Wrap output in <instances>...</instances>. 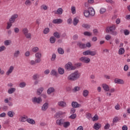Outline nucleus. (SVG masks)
<instances>
[{
  "label": "nucleus",
  "mask_w": 130,
  "mask_h": 130,
  "mask_svg": "<svg viewBox=\"0 0 130 130\" xmlns=\"http://www.w3.org/2000/svg\"><path fill=\"white\" fill-rule=\"evenodd\" d=\"M67 79L69 81H71L72 82L77 81L78 79H80V73H79V71H76L70 74L67 77Z\"/></svg>",
  "instance_id": "f257e3e1"
},
{
  "label": "nucleus",
  "mask_w": 130,
  "mask_h": 130,
  "mask_svg": "<svg viewBox=\"0 0 130 130\" xmlns=\"http://www.w3.org/2000/svg\"><path fill=\"white\" fill-rule=\"evenodd\" d=\"M65 68L68 71H75L77 67L76 66H73V63L71 62H69L67 64L65 65Z\"/></svg>",
  "instance_id": "f03ea898"
},
{
  "label": "nucleus",
  "mask_w": 130,
  "mask_h": 130,
  "mask_svg": "<svg viewBox=\"0 0 130 130\" xmlns=\"http://www.w3.org/2000/svg\"><path fill=\"white\" fill-rule=\"evenodd\" d=\"M31 101L32 103L34 104H40L42 102V99H41V97H34L31 99Z\"/></svg>",
  "instance_id": "7ed1b4c3"
},
{
  "label": "nucleus",
  "mask_w": 130,
  "mask_h": 130,
  "mask_svg": "<svg viewBox=\"0 0 130 130\" xmlns=\"http://www.w3.org/2000/svg\"><path fill=\"white\" fill-rule=\"evenodd\" d=\"M79 59L82 62H84V63H89L91 60L90 58L88 57H81Z\"/></svg>",
  "instance_id": "20e7f679"
},
{
  "label": "nucleus",
  "mask_w": 130,
  "mask_h": 130,
  "mask_svg": "<svg viewBox=\"0 0 130 130\" xmlns=\"http://www.w3.org/2000/svg\"><path fill=\"white\" fill-rule=\"evenodd\" d=\"M17 18H18V14H15L12 15L11 17L9 19L10 23H14Z\"/></svg>",
  "instance_id": "39448f33"
},
{
  "label": "nucleus",
  "mask_w": 130,
  "mask_h": 130,
  "mask_svg": "<svg viewBox=\"0 0 130 130\" xmlns=\"http://www.w3.org/2000/svg\"><path fill=\"white\" fill-rule=\"evenodd\" d=\"M87 11H88L89 15H90L91 17H93L95 15V10H94L93 8L89 7Z\"/></svg>",
  "instance_id": "423d86ee"
},
{
  "label": "nucleus",
  "mask_w": 130,
  "mask_h": 130,
  "mask_svg": "<svg viewBox=\"0 0 130 130\" xmlns=\"http://www.w3.org/2000/svg\"><path fill=\"white\" fill-rule=\"evenodd\" d=\"M49 104H48V103H45L43 106H42V111H46V110H47L48 108V106H49Z\"/></svg>",
  "instance_id": "0eeeda50"
},
{
  "label": "nucleus",
  "mask_w": 130,
  "mask_h": 130,
  "mask_svg": "<svg viewBox=\"0 0 130 130\" xmlns=\"http://www.w3.org/2000/svg\"><path fill=\"white\" fill-rule=\"evenodd\" d=\"M64 122V119H57L56 121V124H57V125H60V126L63 125Z\"/></svg>",
  "instance_id": "6e6552de"
},
{
  "label": "nucleus",
  "mask_w": 130,
  "mask_h": 130,
  "mask_svg": "<svg viewBox=\"0 0 130 130\" xmlns=\"http://www.w3.org/2000/svg\"><path fill=\"white\" fill-rule=\"evenodd\" d=\"M71 105L73 108H78L81 106V105L77 102H72Z\"/></svg>",
  "instance_id": "1a4fd4ad"
},
{
  "label": "nucleus",
  "mask_w": 130,
  "mask_h": 130,
  "mask_svg": "<svg viewBox=\"0 0 130 130\" xmlns=\"http://www.w3.org/2000/svg\"><path fill=\"white\" fill-rule=\"evenodd\" d=\"M57 105L60 107H66L67 106V103L64 101H60L57 103Z\"/></svg>",
  "instance_id": "9d476101"
},
{
  "label": "nucleus",
  "mask_w": 130,
  "mask_h": 130,
  "mask_svg": "<svg viewBox=\"0 0 130 130\" xmlns=\"http://www.w3.org/2000/svg\"><path fill=\"white\" fill-rule=\"evenodd\" d=\"M13 71H14V66H11L8 71L6 72L7 76H9L10 74H12Z\"/></svg>",
  "instance_id": "9b49d317"
},
{
  "label": "nucleus",
  "mask_w": 130,
  "mask_h": 130,
  "mask_svg": "<svg viewBox=\"0 0 130 130\" xmlns=\"http://www.w3.org/2000/svg\"><path fill=\"white\" fill-rule=\"evenodd\" d=\"M77 45L80 47V48H82V49L86 48V44H82L81 42H78L77 43Z\"/></svg>",
  "instance_id": "f8f14e48"
},
{
  "label": "nucleus",
  "mask_w": 130,
  "mask_h": 130,
  "mask_svg": "<svg viewBox=\"0 0 130 130\" xmlns=\"http://www.w3.org/2000/svg\"><path fill=\"white\" fill-rule=\"evenodd\" d=\"M55 91V89H54V88L53 87H50L48 89L47 91V93L48 95H50L51 93H53Z\"/></svg>",
  "instance_id": "ddd939ff"
},
{
  "label": "nucleus",
  "mask_w": 130,
  "mask_h": 130,
  "mask_svg": "<svg viewBox=\"0 0 130 130\" xmlns=\"http://www.w3.org/2000/svg\"><path fill=\"white\" fill-rule=\"evenodd\" d=\"M52 23H53V24H60L62 23V20H61V19H54L52 21Z\"/></svg>",
  "instance_id": "4468645a"
},
{
  "label": "nucleus",
  "mask_w": 130,
  "mask_h": 130,
  "mask_svg": "<svg viewBox=\"0 0 130 130\" xmlns=\"http://www.w3.org/2000/svg\"><path fill=\"white\" fill-rule=\"evenodd\" d=\"M101 127V124L99 123H95L93 126V128L96 130L99 129Z\"/></svg>",
  "instance_id": "2eb2a0df"
},
{
  "label": "nucleus",
  "mask_w": 130,
  "mask_h": 130,
  "mask_svg": "<svg viewBox=\"0 0 130 130\" xmlns=\"http://www.w3.org/2000/svg\"><path fill=\"white\" fill-rule=\"evenodd\" d=\"M115 84H123L124 82L122 79L116 78L114 80Z\"/></svg>",
  "instance_id": "dca6fc26"
},
{
  "label": "nucleus",
  "mask_w": 130,
  "mask_h": 130,
  "mask_svg": "<svg viewBox=\"0 0 130 130\" xmlns=\"http://www.w3.org/2000/svg\"><path fill=\"white\" fill-rule=\"evenodd\" d=\"M19 55H20V51L19 50L15 51L13 53L14 57L17 58V57H19Z\"/></svg>",
  "instance_id": "f3484780"
},
{
  "label": "nucleus",
  "mask_w": 130,
  "mask_h": 130,
  "mask_svg": "<svg viewBox=\"0 0 130 130\" xmlns=\"http://www.w3.org/2000/svg\"><path fill=\"white\" fill-rule=\"evenodd\" d=\"M82 95L83 97H88V95H89V90L87 89H85L83 91Z\"/></svg>",
  "instance_id": "a211bd4d"
},
{
  "label": "nucleus",
  "mask_w": 130,
  "mask_h": 130,
  "mask_svg": "<svg viewBox=\"0 0 130 130\" xmlns=\"http://www.w3.org/2000/svg\"><path fill=\"white\" fill-rule=\"evenodd\" d=\"M62 12H63L62 8H58L57 11H55V14H57V15H62Z\"/></svg>",
  "instance_id": "6ab92c4d"
},
{
  "label": "nucleus",
  "mask_w": 130,
  "mask_h": 130,
  "mask_svg": "<svg viewBox=\"0 0 130 130\" xmlns=\"http://www.w3.org/2000/svg\"><path fill=\"white\" fill-rule=\"evenodd\" d=\"M102 87L106 92H108V91H109V86H108L107 84H103Z\"/></svg>",
  "instance_id": "aec40b11"
},
{
  "label": "nucleus",
  "mask_w": 130,
  "mask_h": 130,
  "mask_svg": "<svg viewBox=\"0 0 130 130\" xmlns=\"http://www.w3.org/2000/svg\"><path fill=\"white\" fill-rule=\"evenodd\" d=\"M7 115L9 117H14V115H15V112L13 111H9L7 113Z\"/></svg>",
  "instance_id": "412c9836"
},
{
  "label": "nucleus",
  "mask_w": 130,
  "mask_h": 130,
  "mask_svg": "<svg viewBox=\"0 0 130 130\" xmlns=\"http://www.w3.org/2000/svg\"><path fill=\"white\" fill-rule=\"evenodd\" d=\"M44 88L43 87H40L37 90V93L38 95H41V94L43 92Z\"/></svg>",
  "instance_id": "4be33fe9"
},
{
  "label": "nucleus",
  "mask_w": 130,
  "mask_h": 130,
  "mask_svg": "<svg viewBox=\"0 0 130 130\" xmlns=\"http://www.w3.org/2000/svg\"><path fill=\"white\" fill-rule=\"evenodd\" d=\"M71 125V123L69 121L64 122L63 123V126L67 128V127H69Z\"/></svg>",
  "instance_id": "5701e85b"
},
{
  "label": "nucleus",
  "mask_w": 130,
  "mask_h": 130,
  "mask_svg": "<svg viewBox=\"0 0 130 130\" xmlns=\"http://www.w3.org/2000/svg\"><path fill=\"white\" fill-rule=\"evenodd\" d=\"M60 115H62V112H58L54 115L55 118H59L60 117Z\"/></svg>",
  "instance_id": "b1692460"
},
{
  "label": "nucleus",
  "mask_w": 130,
  "mask_h": 130,
  "mask_svg": "<svg viewBox=\"0 0 130 130\" xmlns=\"http://www.w3.org/2000/svg\"><path fill=\"white\" fill-rule=\"evenodd\" d=\"M58 72L60 75H63L64 74V69H63V68H59Z\"/></svg>",
  "instance_id": "393cba45"
},
{
  "label": "nucleus",
  "mask_w": 130,
  "mask_h": 130,
  "mask_svg": "<svg viewBox=\"0 0 130 130\" xmlns=\"http://www.w3.org/2000/svg\"><path fill=\"white\" fill-rule=\"evenodd\" d=\"M15 91L16 89L15 88H11L8 90V94H13V93H15Z\"/></svg>",
  "instance_id": "a878e982"
},
{
  "label": "nucleus",
  "mask_w": 130,
  "mask_h": 130,
  "mask_svg": "<svg viewBox=\"0 0 130 130\" xmlns=\"http://www.w3.org/2000/svg\"><path fill=\"white\" fill-rule=\"evenodd\" d=\"M78 23H79V19H78L77 18H74L73 21L74 26H77V25H78Z\"/></svg>",
  "instance_id": "bb28decb"
},
{
  "label": "nucleus",
  "mask_w": 130,
  "mask_h": 130,
  "mask_svg": "<svg viewBox=\"0 0 130 130\" xmlns=\"http://www.w3.org/2000/svg\"><path fill=\"white\" fill-rule=\"evenodd\" d=\"M57 52L59 54H63V53H64V50L61 48H58L57 49Z\"/></svg>",
  "instance_id": "cd10ccee"
},
{
  "label": "nucleus",
  "mask_w": 130,
  "mask_h": 130,
  "mask_svg": "<svg viewBox=\"0 0 130 130\" xmlns=\"http://www.w3.org/2000/svg\"><path fill=\"white\" fill-rule=\"evenodd\" d=\"M27 121L28 123H30V124H35V121H34L32 119L27 118Z\"/></svg>",
  "instance_id": "c85d7f7f"
},
{
  "label": "nucleus",
  "mask_w": 130,
  "mask_h": 130,
  "mask_svg": "<svg viewBox=\"0 0 130 130\" xmlns=\"http://www.w3.org/2000/svg\"><path fill=\"white\" fill-rule=\"evenodd\" d=\"M124 49L123 48H120L119 49L118 54L121 55L124 53Z\"/></svg>",
  "instance_id": "c756f323"
},
{
  "label": "nucleus",
  "mask_w": 130,
  "mask_h": 130,
  "mask_svg": "<svg viewBox=\"0 0 130 130\" xmlns=\"http://www.w3.org/2000/svg\"><path fill=\"white\" fill-rule=\"evenodd\" d=\"M56 39H55V37H51L50 38V43L53 44L55 43Z\"/></svg>",
  "instance_id": "7c9ffc66"
},
{
  "label": "nucleus",
  "mask_w": 130,
  "mask_h": 130,
  "mask_svg": "<svg viewBox=\"0 0 130 130\" xmlns=\"http://www.w3.org/2000/svg\"><path fill=\"white\" fill-rule=\"evenodd\" d=\"M28 118V117H22L21 118H20V121H21V122H25V121H27V119Z\"/></svg>",
  "instance_id": "2f4dec72"
},
{
  "label": "nucleus",
  "mask_w": 130,
  "mask_h": 130,
  "mask_svg": "<svg viewBox=\"0 0 130 130\" xmlns=\"http://www.w3.org/2000/svg\"><path fill=\"white\" fill-rule=\"evenodd\" d=\"M22 32L24 35H25L26 34L29 33V30H28V28L25 27L22 29Z\"/></svg>",
  "instance_id": "473e14b6"
},
{
  "label": "nucleus",
  "mask_w": 130,
  "mask_h": 130,
  "mask_svg": "<svg viewBox=\"0 0 130 130\" xmlns=\"http://www.w3.org/2000/svg\"><path fill=\"white\" fill-rule=\"evenodd\" d=\"M53 35H54V37H55L56 38H57V39L60 38V35L57 31L54 32L53 34Z\"/></svg>",
  "instance_id": "72a5a7b5"
},
{
  "label": "nucleus",
  "mask_w": 130,
  "mask_h": 130,
  "mask_svg": "<svg viewBox=\"0 0 130 130\" xmlns=\"http://www.w3.org/2000/svg\"><path fill=\"white\" fill-rule=\"evenodd\" d=\"M82 27H83V28H85V29H90L91 26L88 24H83L82 25Z\"/></svg>",
  "instance_id": "f704fd0d"
},
{
  "label": "nucleus",
  "mask_w": 130,
  "mask_h": 130,
  "mask_svg": "<svg viewBox=\"0 0 130 130\" xmlns=\"http://www.w3.org/2000/svg\"><path fill=\"white\" fill-rule=\"evenodd\" d=\"M51 76H57V72L55 70H52L50 73Z\"/></svg>",
  "instance_id": "c9c22d12"
},
{
  "label": "nucleus",
  "mask_w": 130,
  "mask_h": 130,
  "mask_svg": "<svg viewBox=\"0 0 130 130\" xmlns=\"http://www.w3.org/2000/svg\"><path fill=\"white\" fill-rule=\"evenodd\" d=\"M83 14L85 17H86V18H88V17L90 16V13H89V11L88 10L84 11Z\"/></svg>",
  "instance_id": "e433bc0d"
},
{
  "label": "nucleus",
  "mask_w": 130,
  "mask_h": 130,
  "mask_svg": "<svg viewBox=\"0 0 130 130\" xmlns=\"http://www.w3.org/2000/svg\"><path fill=\"white\" fill-rule=\"evenodd\" d=\"M24 36H25L26 38H27V39H31V38H32V35H31V33L28 32L24 35Z\"/></svg>",
  "instance_id": "4c0bfd02"
},
{
  "label": "nucleus",
  "mask_w": 130,
  "mask_h": 130,
  "mask_svg": "<svg viewBox=\"0 0 130 130\" xmlns=\"http://www.w3.org/2000/svg\"><path fill=\"white\" fill-rule=\"evenodd\" d=\"M12 43V41L11 40H6L4 42L5 45H6V46H8L10 45Z\"/></svg>",
  "instance_id": "58836bf2"
},
{
  "label": "nucleus",
  "mask_w": 130,
  "mask_h": 130,
  "mask_svg": "<svg viewBox=\"0 0 130 130\" xmlns=\"http://www.w3.org/2000/svg\"><path fill=\"white\" fill-rule=\"evenodd\" d=\"M97 54V51H90V55L91 56H94Z\"/></svg>",
  "instance_id": "ea45409f"
},
{
  "label": "nucleus",
  "mask_w": 130,
  "mask_h": 130,
  "mask_svg": "<svg viewBox=\"0 0 130 130\" xmlns=\"http://www.w3.org/2000/svg\"><path fill=\"white\" fill-rule=\"evenodd\" d=\"M90 50H86V51L83 52L82 53V54L83 55H85V56L90 55Z\"/></svg>",
  "instance_id": "a19ab883"
},
{
  "label": "nucleus",
  "mask_w": 130,
  "mask_h": 130,
  "mask_svg": "<svg viewBox=\"0 0 130 130\" xmlns=\"http://www.w3.org/2000/svg\"><path fill=\"white\" fill-rule=\"evenodd\" d=\"M55 58H56V54H55V53H53L51 58V61H54V60H55Z\"/></svg>",
  "instance_id": "79ce46f5"
},
{
  "label": "nucleus",
  "mask_w": 130,
  "mask_h": 130,
  "mask_svg": "<svg viewBox=\"0 0 130 130\" xmlns=\"http://www.w3.org/2000/svg\"><path fill=\"white\" fill-rule=\"evenodd\" d=\"M19 87L20 88H25L26 87V83L25 82H21L19 84Z\"/></svg>",
  "instance_id": "37998d69"
},
{
  "label": "nucleus",
  "mask_w": 130,
  "mask_h": 130,
  "mask_svg": "<svg viewBox=\"0 0 130 130\" xmlns=\"http://www.w3.org/2000/svg\"><path fill=\"white\" fill-rule=\"evenodd\" d=\"M84 35L85 36H92V33H91L90 31H85L84 32Z\"/></svg>",
  "instance_id": "c03bdc74"
},
{
  "label": "nucleus",
  "mask_w": 130,
  "mask_h": 130,
  "mask_svg": "<svg viewBox=\"0 0 130 130\" xmlns=\"http://www.w3.org/2000/svg\"><path fill=\"white\" fill-rule=\"evenodd\" d=\"M80 87L75 86V87L73 88V92H78V91H80Z\"/></svg>",
  "instance_id": "a18cd8bd"
},
{
  "label": "nucleus",
  "mask_w": 130,
  "mask_h": 130,
  "mask_svg": "<svg viewBox=\"0 0 130 130\" xmlns=\"http://www.w3.org/2000/svg\"><path fill=\"white\" fill-rule=\"evenodd\" d=\"M98 119H99V117L96 115H94L93 116V117H92V121H96L98 120Z\"/></svg>",
  "instance_id": "49530a36"
},
{
  "label": "nucleus",
  "mask_w": 130,
  "mask_h": 130,
  "mask_svg": "<svg viewBox=\"0 0 130 130\" xmlns=\"http://www.w3.org/2000/svg\"><path fill=\"white\" fill-rule=\"evenodd\" d=\"M35 56L37 58H41L42 54L41 53L38 52L35 54Z\"/></svg>",
  "instance_id": "de8ad7c7"
},
{
  "label": "nucleus",
  "mask_w": 130,
  "mask_h": 130,
  "mask_svg": "<svg viewBox=\"0 0 130 130\" xmlns=\"http://www.w3.org/2000/svg\"><path fill=\"white\" fill-rule=\"evenodd\" d=\"M115 29H116L115 25H113L112 26H110L109 27L110 32H113V31H114V30H115Z\"/></svg>",
  "instance_id": "09e8293b"
},
{
  "label": "nucleus",
  "mask_w": 130,
  "mask_h": 130,
  "mask_svg": "<svg viewBox=\"0 0 130 130\" xmlns=\"http://www.w3.org/2000/svg\"><path fill=\"white\" fill-rule=\"evenodd\" d=\"M43 33L44 34H48V33H49V28H45L43 31Z\"/></svg>",
  "instance_id": "8fccbe9b"
},
{
  "label": "nucleus",
  "mask_w": 130,
  "mask_h": 130,
  "mask_svg": "<svg viewBox=\"0 0 130 130\" xmlns=\"http://www.w3.org/2000/svg\"><path fill=\"white\" fill-rule=\"evenodd\" d=\"M71 12L73 15H74V14H76V7H75L74 6H72L71 7Z\"/></svg>",
  "instance_id": "3c124183"
},
{
  "label": "nucleus",
  "mask_w": 130,
  "mask_h": 130,
  "mask_svg": "<svg viewBox=\"0 0 130 130\" xmlns=\"http://www.w3.org/2000/svg\"><path fill=\"white\" fill-rule=\"evenodd\" d=\"M32 2H31L30 0H26L25 2V5H26V6H30Z\"/></svg>",
  "instance_id": "603ef678"
},
{
  "label": "nucleus",
  "mask_w": 130,
  "mask_h": 130,
  "mask_svg": "<svg viewBox=\"0 0 130 130\" xmlns=\"http://www.w3.org/2000/svg\"><path fill=\"white\" fill-rule=\"evenodd\" d=\"M76 117H77V114H73L69 117V118H71V119H75Z\"/></svg>",
  "instance_id": "864d4df0"
},
{
  "label": "nucleus",
  "mask_w": 130,
  "mask_h": 130,
  "mask_svg": "<svg viewBox=\"0 0 130 130\" xmlns=\"http://www.w3.org/2000/svg\"><path fill=\"white\" fill-rule=\"evenodd\" d=\"M41 10H47V6L46 5H43L41 6Z\"/></svg>",
  "instance_id": "5fc2aeb1"
},
{
  "label": "nucleus",
  "mask_w": 130,
  "mask_h": 130,
  "mask_svg": "<svg viewBox=\"0 0 130 130\" xmlns=\"http://www.w3.org/2000/svg\"><path fill=\"white\" fill-rule=\"evenodd\" d=\"M106 12V9H105V8H102L100 11V14H104V13H105Z\"/></svg>",
  "instance_id": "6e6d98bb"
},
{
  "label": "nucleus",
  "mask_w": 130,
  "mask_h": 130,
  "mask_svg": "<svg viewBox=\"0 0 130 130\" xmlns=\"http://www.w3.org/2000/svg\"><path fill=\"white\" fill-rule=\"evenodd\" d=\"M76 112V109L75 108H72L71 109L70 113L71 114H74Z\"/></svg>",
  "instance_id": "4d7b16f0"
},
{
  "label": "nucleus",
  "mask_w": 130,
  "mask_h": 130,
  "mask_svg": "<svg viewBox=\"0 0 130 130\" xmlns=\"http://www.w3.org/2000/svg\"><path fill=\"white\" fill-rule=\"evenodd\" d=\"M118 121V117H115L113 119V123H116V122H117Z\"/></svg>",
  "instance_id": "13d9d810"
},
{
  "label": "nucleus",
  "mask_w": 130,
  "mask_h": 130,
  "mask_svg": "<svg viewBox=\"0 0 130 130\" xmlns=\"http://www.w3.org/2000/svg\"><path fill=\"white\" fill-rule=\"evenodd\" d=\"M124 34L126 36L127 35H129V31H128V30H127V29L124 30Z\"/></svg>",
  "instance_id": "bf43d9fd"
},
{
  "label": "nucleus",
  "mask_w": 130,
  "mask_h": 130,
  "mask_svg": "<svg viewBox=\"0 0 130 130\" xmlns=\"http://www.w3.org/2000/svg\"><path fill=\"white\" fill-rule=\"evenodd\" d=\"M109 127H110V124L109 123H107L104 126L105 129H109Z\"/></svg>",
  "instance_id": "052dcab7"
},
{
  "label": "nucleus",
  "mask_w": 130,
  "mask_h": 130,
  "mask_svg": "<svg viewBox=\"0 0 130 130\" xmlns=\"http://www.w3.org/2000/svg\"><path fill=\"white\" fill-rule=\"evenodd\" d=\"M36 63H39L41 62V58H37L35 60Z\"/></svg>",
  "instance_id": "680f3d73"
},
{
  "label": "nucleus",
  "mask_w": 130,
  "mask_h": 130,
  "mask_svg": "<svg viewBox=\"0 0 130 130\" xmlns=\"http://www.w3.org/2000/svg\"><path fill=\"white\" fill-rule=\"evenodd\" d=\"M13 23H8V24H7V29H10V28H11V27H12V26L13 25Z\"/></svg>",
  "instance_id": "e2e57ef3"
},
{
  "label": "nucleus",
  "mask_w": 130,
  "mask_h": 130,
  "mask_svg": "<svg viewBox=\"0 0 130 130\" xmlns=\"http://www.w3.org/2000/svg\"><path fill=\"white\" fill-rule=\"evenodd\" d=\"M39 50V48H38V47H35V48H32V51L33 52H37Z\"/></svg>",
  "instance_id": "0e129e2a"
},
{
  "label": "nucleus",
  "mask_w": 130,
  "mask_h": 130,
  "mask_svg": "<svg viewBox=\"0 0 130 130\" xmlns=\"http://www.w3.org/2000/svg\"><path fill=\"white\" fill-rule=\"evenodd\" d=\"M86 117L88 119H90V118H92V115H91V114L90 113H87L86 115Z\"/></svg>",
  "instance_id": "69168bd1"
},
{
  "label": "nucleus",
  "mask_w": 130,
  "mask_h": 130,
  "mask_svg": "<svg viewBox=\"0 0 130 130\" xmlns=\"http://www.w3.org/2000/svg\"><path fill=\"white\" fill-rule=\"evenodd\" d=\"M67 23L69 25H71L72 24V23H73V20L72 19V18L68 19L67 20Z\"/></svg>",
  "instance_id": "338daca9"
},
{
  "label": "nucleus",
  "mask_w": 130,
  "mask_h": 130,
  "mask_svg": "<svg viewBox=\"0 0 130 130\" xmlns=\"http://www.w3.org/2000/svg\"><path fill=\"white\" fill-rule=\"evenodd\" d=\"M6 49V47L5 46H2L0 47V52H2V51H4Z\"/></svg>",
  "instance_id": "774afa93"
}]
</instances>
